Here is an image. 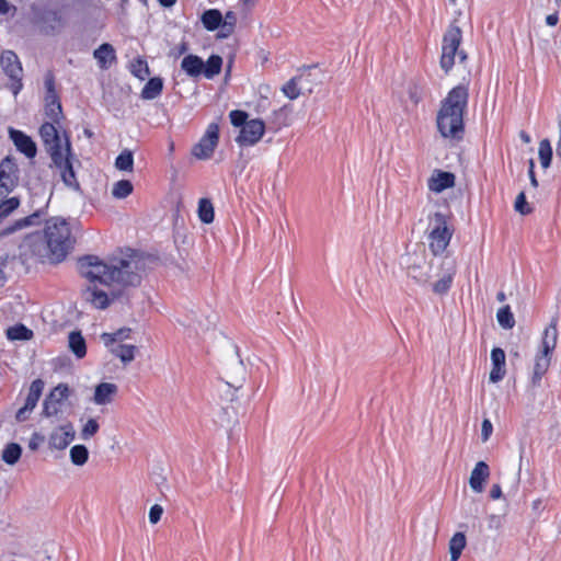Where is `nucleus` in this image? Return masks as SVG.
<instances>
[{"label": "nucleus", "instance_id": "49530a36", "mask_svg": "<svg viewBox=\"0 0 561 561\" xmlns=\"http://www.w3.org/2000/svg\"><path fill=\"white\" fill-rule=\"evenodd\" d=\"M69 387L66 383H59L50 391L47 398L60 403L69 397Z\"/></svg>", "mask_w": 561, "mask_h": 561}, {"label": "nucleus", "instance_id": "4468645a", "mask_svg": "<svg viewBox=\"0 0 561 561\" xmlns=\"http://www.w3.org/2000/svg\"><path fill=\"white\" fill-rule=\"evenodd\" d=\"M264 131L263 121L251 119L243 125L236 140L241 146H253L263 137Z\"/></svg>", "mask_w": 561, "mask_h": 561}, {"label": "nucleus", "instance_id": "0eeeda50", "mask_svg": "<svg viewBox=\"0 0 561 561\" xmlns=\"http://www.w3.org/2000/svg\"><path fill=\"white\" fill-rule=\"evenodd\" d=\"M428 245L433 254H442L448 247L454 233L448 217L436 211L428 217Z\"/></svg>", "mask_w": 561, "mask_h": 561}, {"label": "nucleus", "instance_id": "4c0bfd02", "mask_svg": "<svg viewBox=\"0 0 561 561\" xmlns=\"http://www.w3.org/2000/svg\"><path fill=\"white\" fill-rule=\"evenodd\" d=\"M133 192V184L128 180H121L113 184L112 187V195L117 198L122 199L130 195Z\"/></svg>", "mask_w": 561, "mask_h": 561}, {"label": "nucleus", "instance_id": "de8ad7c7", "mask_svg": "<svg viewBox=\"0 0 561 561\" xmlns=\"http://www.w3.org/2000/svg\"><path fill=\"white\" fill-rule=\"evenodd\" d=\"M100 428V425L95 419H90L82 427L80 436L83 440L90 439L94 436Z\"/></svg>", "mask_w": 561, "mask_h": 561}, {"label": "nucleus", "instance_id": "0e129e2a", "mask_svg": "<svg viewBox=\"0 0 561 561\" xmlns=\"http://www.w3.org/2000/svg\"><path fill=\"white\" fill-rule=\"evenodd\" d=\"M502 496V488L500 484H493L490 490V497L492 500H499Z\"/></svg>", "mask_w": 561, "mask_h": 561}, {"label": "nucleus", "instance_id": "1a4fd4ad", "mask_svg": "<svg viewBox=\"0 0 561 561\" xmlns=\"http://www.w3.org/2000/svg\"><path fill=\"white\" fill-rule=\"evenodd\" d=\"M222 376L226 383L236 390L245 381L247 370L242 359L237 353L228 356L222 364Z\"/></svg>", "mask_w": 561, "mask_h": 561}, {"label": "nucleus", "instance_id": "774afa93", "mask_svg": "<svg viewBox=\"0 0 561 561\" xmlns=\"http://www.w3.org/2000/svg\"><path fill=\"white\" fill-rule=\"evenodd\" d=\"M558 127H559V140L557 144L556 152H557V157L561 159V119L559 121Z\"/></svg>", "mask_w": 561, "mask_h": 561}, {"label": "nucleus", "instance_id": "a18cd8bd", "mask_svg": "<svg viewBox=\"0 0 561 561\" xmlns=\"http://www.w3.org/2000/svg\"><path fill=\"white\" fill-rule=\"evenodd\" d=\"M300 80L301 77H295L283 85L282 91L288 99L296 100L300 95V89L298 87V81Z\"/></svg>", "mask_w": 561, "mask_h": 561}, {"label": "nucleus", "instance_id": "aec40b11", "mask_svg": "<svg viewBox=\"0 0 561 561\" xmlns=\"http://www.w3.org/2000/svg\"><path fill=\"white\" fill-rule=\"evenodd\" d=\"M490 477V468L485 461H479L472 469L469 478L470 488L477 492L482 493L484 491V484Z\"/></svg>", "mask_w": 561, "mask_h": 561}, {"label": "nucleus", "instance_id": "e433bc0d", "mask_svg": "<svg viewBox=\"0 0 561 561\" xmlns=\"http://www.w3.org/2000/svg\"><path fill=\"white\" fill-rule=\"evenodd\" d=\"M89 458V450L84 445H75L70 449L71 462L76 466H83Z\"/></svg>", "mask_w": 561, "mask_h": 561}, {"label": "nucleus", "instance_id": "f257e3e1", "mask_svg": "<svg viewBox=\"0 0 561 561\" xmlns=\"http://www.w3.org/2000/svg\"><path fill=\"white\" fill-rule=\"evenodd\" d=\"M145 263L138 255L128 259L104 262L94 255H87L78 261V271L91 283L99 282L111 288L110 293L99 289L95 285L82 290V299L94 308L105 309L111 301L119 297L123 288L140 284Z\"/></svg>", "mask_w": 561, "mask_h": 561}, {"label": "nucleus", "instance_id": "338daca9", "mask_svg": "<svg viewBox=\"0 0 561 561\" xmlns=\"http://www.w3.org/2000/svg\"><path fill=\"white\" fill-rule=\"evenodd\" d=\"M4 267H5V260L0 262V287L4 286V284L7 282V276H5V273H4Z\"/></svg>", "mask_w": 561, "mask_h": 561}, {"label": "nucleus", "instance_id": "72a5a7b5", "mask_svg": "<svg viewBox=\"0 0 561 561\" xmlns=\"http://www.w3.org/2000/svg\"><path fill=\"white\" fill-rule=\"evenodd\" d=\"M22 454V448L16 443H10L5 446L2 451V460L8 465H15L20 459Z\"/></svg>", "mask_w": 561, "mask_h": 561}, {"label": "nucleus", "instance_id": "37998d69", "mask_svg": "<svg viewBox=\"0 0 561 561\" xmlns=\"http://www.w3.org/2000/svg\"><path fill=\"white\" fill-rule=\"evenodd\" d=\"M131 330L129 328H123L117 330L115 333H104L102 340L106 346L115 344L117 341H123L129 337Z\"/></svg>", "mask_w": 561, "mask_h": 561}, {"label": "nucleus", "instance_id": "7ed1b4c3", "mask_svg": "<svg viewBox=\"0 0 561 561\" xmlns=\"http://www.w3.org/2000/svg\"><path fill=\"white\" fill-rule=\"evenodd\" d=\"M469 98L463 85L454 88L442 102L436 123L443 137L460 138L463 131V113Z\"/></svg>", "mask_w": 561, "mask_h": 561}, {"label": "nucleus", "instance_id": "423d86ee", "mask_svg": "<svg viewBox=\"0 0 561 561\" xmlns=\"http://www.w3.org/2000/svg\"><path fill=\"white\" fill-rule=\"evenodd\" d=\"M462 41L461 28L453 22L443 36L440 68L447 73L455 65V59L458 57L459 62H465L467 54L459 49Z\"/></svg>", "mask_w": 561, "mask_h": 561}, {"label": "nucleus", "instance_id": "13d9d810", "mask_svg": "<svg viewBox=\"0 0 561 561\" xmlns=\"http://www.w3.org/2000/svg\"><path fill=\"white\" fill-rule=\"evenodd\" d=\"M218 28H219V32L217 33L216 37L218 39H224V38H228L230 35H232L236 27H233L231 25L228 26V24H225L221 22V24Z\"/></svg>", "mask_w": 561, "mask_h": 561}, {"label": "nucleus", "instance_id": "603ef678", "mask_svg": "<svg viewBox=\"0 0 561 561\" xmlns=\"http://www.w3.org/2000/svg\"><path fill=\"white\" fill-rule=\"evenodd\" d=\"M493 366H505V352L500 347H494L491 352Z\"/></svg>", "mask_w": 561, "mask_h": 561}, {"label": "nucleus", "instance_id": "79ce46f5", "mask_svg": "<svg viewBox=\"0 0 561 561\" xmlns=\"http://www.w3.org/2000/svg\"><path fill=\"white\" fill-rule=\"evenodd\" d=\"M131 73L140 80H145L150 71L146 60L137 58L130 64Z\"/></svg>", "mask_w": 561, "mask_h": 561}, {"label": "nucleus", "instance_id": "393cba45", "mask_svg": "<svg viewBox=\"0 0 561 561\" xmlns=\"http://www.w3.org/2000/svg\"><path fill=\"white\" fill-rule=\"evenodd\" d=\"M181 69L190 77H198L204 69V61L196 55H187L182 59Z\"/></svg>", "mask_w": 561, "mask_h": 561}, {"label": "nucleus", "instance_id": "ddd939ff", "mask_svg": "<svg viewBox=\"0 0 561 561\" xmlns=\"http://www.w3.org/2000/svg\"><path fill=\"white\" fill-rule=\"evenodd\" d=\"M44 389V381L42 379H35L28 389L27 397L24 405L18 410L15 420L18 422H24L30 417L31 412L35 409L42 392Z\"/></svg>", "mask_w": 561, "mask_h": 561}, {"label": "nucleus", "instance_id": "bb28decb", "mask_svg": "<svg viewBox=\"0 0 561 561\" xmlns=\"http://www.w3.org/2000/svg\"><path fill=\"white\" fill-rule=\"evenodd\" d=\"M201 20L204 27L207 31L213 32L220 26L222 22V14L218 9H209L202 14Z\"/></svg>", "mask_w": 561, "mask_h": 561}, {"label": "nucleus", "instance_id": "bf43d9fd", "mask_svg": "<svg viewBox=\"0 0 561 561\" xmlns=\"http://www.w3.org/2000/svg\"><path fill=\"white\" fill-rule=\"evenodd\" d=\"M188 50V44L186 42H182L179 46L172 48L169 53L170 57L179 58L183 54H185Z\"/></svg>", "mask_w": 561, "mask_h": 561}, {"label": "nucleus", "instance_id": "6e6d98bb", "mask_svg": "<svg viewBox=\"0 0 561 561\" xmlns=\"http://www.w3.org/2000/svg\"><path fill=\"white\" fill-rule=\"evenodd\" d=\"M505 375V366H493L490 371V381L499 382Z\"/></svg>", "mask_w": 561, "mask_h": 561}, {"label": "nucleus", "instance_id": "6e6552de", "mask_svg": "<svg viewBox=\"0 0 561 561\" xmlns=\"http://www.w3.org/2000/svg\"><path fill=\"white\" fill-rule=\"evenodd\" d=\"M21 255L26 260L37 259L42 262L47 261L55 263L53 261V249L50 248L48 239L39 233H34L25 238L21 245Z\"/></svg>", "mask_w": 561, "mask_h": 561}, {"label": "nucleus", "instance_id": "473e14b6", "mask_svg": "<svg viewBox=\"0 0 561 561\" xmlns=\"http://www.w3.org/2000/svg\"><path fill=\"white\" fill-rule=\"evenodd\" d=\"M151 480L156 484L160 493L164 494L170 490V485L168 482V470L165 468H156L151 473Z\"/></svg>", "mask_w": 561, "mask_h": 561}, {"label": "nucleus", "instance_id": "a878e982", "mask_svg": "<svg viewBox=\"0 0 561 561\" xmlns=\"http://www.w3.org/2000/svg\"><path fill=\"white\" fill-rule=\"evenodd\" d=\"M108 347L111 353L118 357L125 365L135 359V354L137 352V347L135 345L113 344Z\"/></svg>", "mask_w": 561, "mask_h": 561}, {"label": "nucleus", "instance_id": "c756f323", "mask_svg": "<svg viewBox=\"0 0 561 561\" xmlns=\"http://www.w3.org/2000/svg\"><path fill=\"white\" fill-rule=\"evenodd\" d=\"M39 218L38 213H34L31 216L24 217L22 219H19L14 221L13 225L7 227L2 230L1 236H9L18 230L24 229L26 227L33 226L37 222Z\"/></svg>", "mask_w": 561, "mask_h": 561}, {"label": "nucleus", "instance_id": "5fc2aeb1", "mask_svg": "<svg viewBox=\"0 0 561 561\" xmlns=\"http://www.w3.org/2000/svg\"><path fill=\"white\" fill-rule=\"evenodd\" d=\"M162 514H163V507L161 505H159V504L152 505L149 510V522L152 525H156L161 519Z\"/></svg>", "mask_w": 561, "mask_h": 561}, {"label": "nucleus", "instance_id": "5701e85b", "mask_svg": "<svg viewBox=\"0 0 561 561\" xmlns=\"http://www.w3.org/2000/svg\"><path fill=\"white\" fill-rule=\"evenodd\" d=\"M117 386L111 382H102L95 387L93 401L95 404L103 405L112 402L117 393Z\"/></svg>", "mask_w": 561, "mask_h": 561}, {"label": "nucleus", "instance_id": "c85d7f7f", "mask_svg": "<svg viewBox=\"0 0 561 561\" xmlns=\"http://www.w3.org/2000/svg\"><path fill=\"white\" fill-rule=\"evenodd\" d=\"M467 539L463 533H456L449 540L448 549L450 557L454 560H458L462 553V550L466 548Z\"/></svg>", "mask_w": 561, "mask_h": 561}, {"label": "nucleus", "instance_id": "8fccbe9b", "mask_svg": "<svg viewBox=\"0 0 561 561\" xmlns=\"http://www.w3.org/2000/svg\"><path fill=\"white\" fill-rule=\"evenodd\" d=\"M229 117H230L231 124L236 127L242 128L243 125L249 122V121H247L248 114L245 112L239 111V110L231 111L229 114Z\"/></svg>", "mask_w": 561, "mask_h": 561}, {"label": "nucleus", "instance_id": "e2e57ef3", "mask_svg": "<svg viewBox=\"0 0 561 561\" xmlns=\"http://www.w3.org/2000/svg\"><path fill=\"white\" fill-rule=\"evenodd\" d=\"M237 20V14L233 11H227L225 16H222V23L228 24V26L236 27Z\"/></svg>", "mask_w": 561, "mask_h": 561}, {"label": "nucleus", "instance_id": "4d7b16f0", "mask_svg": "<svg viewBox=\"0 0 561 561\" xmlns=\"http://www.w3.org/2000/svg\"><path fill=\"white\" fill-rule=\"evenodd\" d=\"M493 432V426L490 420L484 419L481 425V438L482 442H486Z\"/></svg>", "mask_w": 561, "mask_h": 561}, {"label": "nucleus", "instance_id": "09e8293b", "mask_svg": "<svg viewBox=\"0 0 561 561\" xmlns=\"http://www.w3.org/2000/svg\"><path fill=\"white\" fill-rule=\"evenodd\" d=\"M59 413V403L46 397L43 403V415L45 417L55 416Z\"/></svg>", "mask_w": 561, "mask_h": 561}, {"label": "nucleus", "instance_id": "412c9836", "mask_svg": "<svg viewBox=\"0 0 561 561\" xmlns=\"http://www.w3.org/2000/svg\"><path fill=\"white\" fill-rule=\"evenodd\" d=\"M9 134L19 151L24 153L27 158H34L36 156V144L31 137L13 128H10Z\"/></svg>", "mask_w": 561, "mask_h": 561}, {"label": "nucleus", "instance_id": "f704fd0d", "mask_svg": "<svg viewBox=\"0 0 561 561\" xmlns=\"http://www.w3.org/2000/svg\"><path fill=\"white\" fill-rule=\"evenodd\" d=\"M198 216L204 224L214 221V206L209 199L202 198L198 203Z\"/></svg>", "mask_w": 561, "mask_h": 561}, {"label": "nucleus", "instance_id": "2f4dec72", "mask_svg": "<svg viewBox=\"0 0 561 561\" xmlns=\"http://www.w3.org/2000/svg\"><path fill=\"white\" fill-rule=\"evenodd\" d=\"M69 347L78 358H82L85 355V342L80 332H71L69 334Z\"/></svg>", "mask_w": 561, "mask_h": 561}, {"label": "nucleus", "instance_id": "c03bdc74", "mask_svg": "<svg viewBox=\"0 0 561 561\" xmlns=\"http://www.w3.org/2000/svg\"><path fill=\"white\" fill-rule=\"evenodd\" d=\"M20 205L18 197H11L0 204V224L9 217Z\"/></svg>", "mask_w": 561, "mask_h": 561}, {"label": "nucleus", "instance_id": "f03ea898", "mask_svg": "<svg viewBox=\"0 0 561 561\" xmlns=\"http://www.w3.org/2000/svg\"><path fill=\"white\" fill-rule=\"evenodd\" d=\"M56 123H44L39 128V136L49 154L53 164L59 170L62 182L70 188L78 190L79 183L73 170L77 161L71 150L68 135H60Z\"/></svg>", "mask_w": 561, "mask_h": 561}, {"label": "nucleus", "instance_id": "9b49d317", "mask_svg": "<svg viewBox=\"0 0 561 561\" xmlns=\"http://www.w3.org/2000/svg\"><path fill=\"white\" fill-rule=\"evenodd\" d=\"M407 273L409 277L420 285H425L432 277V264L424 255L408 254L405 257Z\"/></svg>", "mask_w": 561, "mask_h": 561}, {"label": "nucleus", "instance_id": "c9c22d12", "mask_svg": "<svg viewBox=\"0 0 561 561\" xmlns=\"http://www.w3.org/2000/svg\"><path fill=\"white\" fill-rule=\"evenodd\" d=\"M496 319L499 324L505 330H510L515 325L514 316L507 305L497 310Z\"/></svg>", "mask_w": 561, "mask_h": 561}, {"label": "nucleus", "instance_id": "f3484780", "mask_svg": "<svg viewBox=\"0 0 561 561\" xmlns=\"http://www.w3.org/2000/svg\"><path fill=\"white\" fill-rule=\"evenodd\" d=\"M16 167L9 157L0 163V195L8 194L13 190L16 182Z\"/></svg>", "mask_w": 561, "mask_h": 561}, {"label": "nucleus", "instance_id": "4be33fe9", "mask_svg": "<svg viewBox=\"0 0 561 561\" xmlns=\"http://www.w3.org/2000/svg\"><path fill=\"white\" fill-rule=\"evenodd\" d=\"M93 56L98 60L101 69H108L116 61L115 49L108 43L99 46V48L94 50Z\"/></svg>", "mask_w": 561, "mask_h": 561}, {"label": "nucleus", "instance_id": "dca6fc26", "mask_svg": "<svg viewBox=\"0 0 561 561\" xmlns=\"http://www.w3.org/2000/svg\"><path fill=\"white\" fill-rule=\"evenodd\" d=\"M216 312L211 311L205 314L201 311H191L183 324L193 329L198 334L199 332H205L211 329L216 324Z\"/></svg>", "mask_w": 561, "mask_h": 561}, {"label": "nucleus", "instance_id": "ea45409f", "mask_svg": "<svg viewBox=\"0 0 561 561\" xmlns=\"http://www.w3.org/2000/svg\"><path fill=\"white\" fill-rule=\"evenodd\" d=\"M7 336L9 340H30L33 336V332L23 324L11 327L7 330Z\"/></svg>", "mask_w": 561, "mask_h": 561}, {"label": "nucleus", "instance_id": "39448f33", "mask_svg": "<svg viewBox=\"0 0 561 561\" xmlns=\"http://www.w3.org/2000/svg\"><path fill=\"white\" fill-rule=\"evenodd\" d=\"M557 319L553 318L542 333L540 347L535 358L534 371L531 376L533 387H538L542 376L548 371L551 363V354L557 346Z\"/></svg>", "mask_w": 561, "mask_h": 561}, {"label": "nucleus", "instance_id": "680f3d73", "mask_svg": "<svg viewBox=\"0 0 561 561\" xmlns=\"http://www.w3.org/2000/svg\"><path fill=\"white\" fill-rule=\"evenodd\" d=\"M43 442L44 436L39 435L38 433H34L28 442V448L31 450H36Z\"/></svg>", "mask_w": 561, "mask_h": 561}, {"label": "nucleus", "instance_id": "052dcab7", "mask_svg": "<svg viewBox=\"0 0 561 561\" xmlns=\"http://www.w3.org/2000/svg\"><path fill=\"white\" fill-rule=\"evenodd\" d=\"M46 95L57 94L55 91V79L51 72L45 77Z\"/></svg>", "mask_w": 561, "mask_h": 561}, {"label": "nucleus", "instance_id": "3c124183", "mask_svg": "<svg viewBox=\"0 0 561 561\" xmlns=\"http://www.w3.org/2000/svg\"><path fill=\"white\" fill-rule=\"evenodd\" d=\"M514 207L515 210L522 215H528L531 213V208L528 206L526 202V196L524 192H520L517 195Z\"/></svg>", "mask_w": 561, "mask_h": 561}, {"label": "nucleus", "instance_id": "20e7f679", "mask_svg": "<svg viewBox=\"0 0 561 561\" xmlns=\"http://www.w3.org/2000/svg\"><path fill=\"white\" fill-rule=\"evenodd\" d=\"M45 237L53 249V261L61 262L71 250L73 243L68 222L58 217L47 220Z\"/></svg>", "mask_w": 561, "mask_h": 561}, {"label": "nucleus", "instance_id": "a211bd4d", "mask_svg": "<svg viewBox=\"0 0 561 561\" xmlns=\"http://www.w3.org/2000/svg\"><path fill=\"white\" fill-rule=\"evenodd\" d=\"M443 274L440 278L433 284V291L444 295L450 288L454 275L456 274V262L451 259H444L442 262Z\"/></svg>", "mask_w": 561, "mask_h": 561}, {"label": "nucleus", "instance_id": "9d476101", "mask_svg": "<svg viewBox=\"0 0 561 561\" xmlns=\"http://www.w3.org/2000/svg\"><path fill=\"white\" fill-rule=\"evenodd\" d=\"M2 70L11 79L10 89L16 95L22 89V67L15 53L5 50L0 58Z\"/></svg>", "mask_w": 561, "mask_h": 561}, {"label": "nucleus", "instance_id": "864d4df0", "mask_svg": "<svg viewBox=\"0 0 561 561\" xmlns=\"http://www.w3.org/2000/svg\"><path fill=\"white\" fill-rule=\"evenodd\" d=\"M504 517L500 515L492 514L488 517V527L491 530H500L503 527Z\"/></svg>", "mask_w": 561, "mask_h": 561}, {"label": "nucleus", "instance_id": "cd10ccee", "mask_svg": "<svg viewBox=\"0 0 561 561\" xmlns=\"http://www.w3.org/2000/svg\"><path fill=\"white\" fill-rule=\"evenodd\" d=\"M162 88L163 81L161 78H151L144 87L141 91V98L144 100H153L161 94Z\"/></svg>", "mask_w": 561, "mask_h": 561}, {"label": "nucleus", "instance_id": "b1692460", "mask_svg": "<svg viewBox=\"0 0 561 561\" xmlns=\"http://www.w3.org/2000/svg\"><path fill=\"white\" fill-rule=\"evenodd\" d=\"M45 114L49 118L48 123L59 124L64 118L61 104L57 94L45 96Z\"/></svg>", "mask_w": 561, "mask_h": 561}, {"label": "nucleus", "instance_id": "7c9ffc66", "mask_svg": "<svg viewBox=\"0 0 561 561\" xmlns=\"http://www.w3.org/2000/svg\"><path fill=\"white\" fill-rule=\"evenodd\" d=\"M222 58L218 55H211L207 62H204L203 75L207 79H213L215 76L219 75L221 71Z\"/></svg>", "mask_w": 561, "mask_h": 561}, {"label": "nucleus", "instance_id": "69168bd1", "mask_svg": "<svg viewBox=\"0 0 561 561\" xmlns=\"http://www.w3.org/2000/svg\"><path fill=\"white\" fill-rule=\"evenodd\" d=\"M534 168H535L534 159H530V160H529V170H528V173H529V178H530L531 185H533L534 187H537V186H538V182H537V179H536V176H535Z\"/></svg>", "mask_w": 561, "mask_h": 561}, {"label": "nucleus", "instance_id": "f8f14e48", "mask_svg": "<svg viewBox=\"0 0 561 561\" xmlns=\"http://www.w3.org/2000/svg\"><path fill=\"white\" fill-rule=\"evenodd\" d=\"M219 140V127L216 123L208 125L205 135L192 149V154L201 160L209 159L213 156Z\"/></svg>", "mask_w": 561, "mask_h": 561}, {"label": "nucleus", "instance_id": "58836bf2", "mask_svg": "<svg viewBox=\"0 0 561 561\" xmlns=\"http://www.w3.org/2000/svg\"><path fill=\"white\" fill-rule=\"evenodd\" d=\"M115 167L121 171H133L134 157L130 150H123L115 160Z\"/></svg>", "mask_w": 561, "mask_h": 561}, {"label": "nucleus", "instance_id": "6ab92c4d", "mask_svg": "<svg viewBox=\"0 0 561 561\" xmlns=\"http://www.w3.org/2000/svg\"><path fill=\"white\" fill-rule=\"evenodd\" d=\"M455 180V174L451 172L434 170L427 180V186L434 193H442L446 188L454 187Z\"/></svg>", "mask_w": 561, "mask_h": 561}, {"label": "nucleus", "instance_id": "2eb2a0df", "mask_svg": "<svg viewBox=\"0 0 561 561\" xmlns=\"http://www.w3.org/2000/svg\"><path fill=\"white\" fill-rule=\"evenodd\" d=\"M76 437L73 425L68 422L56 427L49 436V446L53 449L62 450L67 448Z\"/></svg>", "mask_w": 561, "mask_h": 561}, {"label": "nucleus", "instance_id": "a19ab883", "mask_svg": "<svg viewBox=\"0 0 561 561\" xmlns=\"http://www.w3.org/2000/svg\"><path fill=\"white\" fill-rule=\"evenodd\" d=\"M538 154L542 168H549L552 159V148L548 139H542L539 142Z\"/></svg>", "mask_w": 561, "mask_h": 561}]
</instances>
